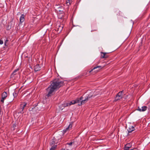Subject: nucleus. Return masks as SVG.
Masks as SVG:
<instances>
[{"label": "nucleus", "instance_id": "8", "mask_svg": "<svg viewBox=\"0 0 150 150\" xmlns=\"http://www.w3.org/2000/svg\"><path fill=\"white\" fill-rule=\"evenodd\" d=\"M101 58H106L108 57L107 54V53L106 52H101Z\"/></svg>", "mask_w": 150, "mask_h": 150}, {"label": "nucleus", "instance_id": "1", "mask_svg": "<svg viewBox=\"0 0 150 150\" xmlns=\"http://www.w3.org/2000/svg\"><path fill=\"white\" fill-rule=\"evenodd\" d=\"M64 84L63 81H61L58 79H56L51 81L50 85L46 89L47 94L46 95L48 97L51 96L53 93L56 91Z\"/></svg>", "mask_w": 150, "mask_h": 150}, {"label": "nucleus", "instance_id": "3", "mask_svg": "<svg viewBox=\"0 0 150 150\" xmlns=\"http://www.w3.org/2000/svg\"><path fill=\"white\" fill-rule=\"evenodd\" d=\"M83 98V97L81 96L80 98H77L75 100H72L69 103L66 102L64 104H62V107H65L70 106L72 104H74L76 103H78L79 105V104H80L81 101V100Z\"/></svg>", "mask_w": 150, "mask_h": 150}, {"label": "nucleus", "instance_id": "2", "mask_svg": "<svg viewBox=\"0 0 150 150\" xmlns=\"http://www.w3.org/2000/svg\"><path fill=\"white\" fill-rule=\"evenodd\" d=\"M100 93V91L99 90H97L95 91H92L91 92L89 95L86 96H83V98H82L80 104H79V105H81L85 103L88 101L89 98L92 97H94L95 96L98 95Z\"/></svg>", "mask_w": 150, "mask_h": 150}, {"label": "nucleus", "instance_id": "24", "mask_svg": "<svg viewBox=\"0 0 150 150\" xmlns=\"http://www.w3.org/2000/svg\"><path fill=\"white\" fill-rule=\"evenodd\" d=\"M62 150H65V149H62Z\"/></svg>", "mask_w": 150, "mask_h": 150}, {"label": "nucleus", "instance_id": "21", "mask_svg": "<svg viewBox=\"0 0 150 150\" xmlns=\"http://www.w3.org/2000/svg\"><path fill=\"white\" fill-rule=\"evenodd\" d=\"M3 43V42L2 40H0V44H2Z\"/></svg>", "mask_w": 150, "mask_h": 150}, {"label": "nucleus", "instance_id": "5", "mask_svg": "<svg viewBox=\"0 0 150 150\" xmlns=\"http://www.w3.org/2000/svg\"><path fill=\"white\" fill-rule=\"evenodd\" d=\"M123 92V91L120 92L117 95L115 100L116 101L122 99V93Z\"/></svg>", "mask_w": 150, "mask_h": 150}, {"label": "nucleus", "instance_id": "25", "mask_svg": "<svg viewBox=\"0 0 150 150\" xmlns=\"http://www.w3.org/2000/svg\"><path fill=\"white\" fill-rule=\"evenodd\" d=\"M15 125L14 126V125H13V127H15Z\"/></svg>", "mask_w": 150, "mask_h": 150}, {"label": "nucleus", "instance_id": "9", "mask_svg": "<svg viewBox=\"0 0 150 150\" xmlns=\"http://www.w3.org/2000/svg\"><path fill=\"white\" fill-rule=\"evenodd\" d=\"M147 108V107L146 106H143L140 108L139 107L137 110L140 112H144L146 110Z\"/></svg>", "mask_w": 150, "mask_h": 150}, {"label": "nucleus", "instance_id": "4", "mask_svg": "<svg viewBox=\"0 0 150 150\" xmlns=\"http://www.w3.org/2000/svg\"><path fill=\"white\" fill-rule=\"evenodd\" d=\"M7 94L6 92H3L1 94V98L0 100V102L1 104H4V100L6 99L7 97Z\"/></svg>", "mask_w": 150, "mask_h": 150}, {"label": "nucleus", "instance_id": "10", "mask_svg": "<svg viewBox=\"0 0 150 150\" xmlns=\"http://www.w3.org/2000/svg\"><path fill=\"white\" fill-rule=\"evenodd\" d=\"M135 129L134 127L132 126H130L127 129L128 133H131Z\"/></svg>", "mask_w": 150, "mask_h": 150}, {"label": "nucleus", "instance_id": "20", "mask_svg": "<svg viewBox=\"0 0 150 150\" xmlns=\"http://www.w3.org/2000/svg\"><path fill=\"white\" fill-rule=\"evenodd\" d=\"M67 4H68L69 3V5L70 4V3L69 0H67Z\"/></svg>", "mask_w": 150, "mask_h": 150}, {"label": "nucleus", "instance_id": "16", "mask_svg": "<svg viewBox=\"0 0 150 150\" xmlns=\"http://www.w3.org/2000/svg\"><path fill=\"white\" fill-rule=\"evenodd\" d=\"M13 95L14 97H16L17 96V95L16 93V92H14L13 93Z\"/></svg>", "mask_w": 150, "mask_h": 150}, {"label": "nucleus", "instance_id": "19", "mask_svg": "<svg viewBox=\"0 0 150 150\" xmlns=\"http://www.w3.org/2000/svg\"><path fill=\"white\" fill-rule=\"evenodd\" d=\"M72 144H73L72 142H71L70 143H67V144H68L70 146H71L72 145Z\"/></svg>", "mask_w": 150, "mask_h": 150}, {"label": "nucleus", "instance_id": "13", "mask_svg": "<svg viewBox=\"0 0 150 150\" xmlns=\"http://www.w3.org/2000/svg\"><path fill=\"white\" fill-rule=\"evenodd\" d=\"M131 145L130 144H126L125 147V149L126 150H128L129 148L131 147Z\"/></svg>", "mask_w": 150, "mask_h": 150}, {"label": "nucleus", "instance_id": "22", "mask_svg": "<svg viewBox=\"0 0 150 150\" xmlns=\"http://www.w3.org/2000/svg\"><path fill=\"white\" fill-rule=\"evenodd\" d=\"M8 40H6V41L5 42V45H6V42H8Z\"/></svg>", "mask_w": 150, "mask_h": 150}, {"label": "nucleus", "instance_id": "23", "mask_svg": "<svg viewBox=\"0 0 150 150\" xmlns=\"http://www.w3.org/2000/svg\"><path fill=\"white\" fill-rule=\"evenodd\" d=\"M130 150H137V149L136 148H134L132 149H131Z\"/></svg>", "mask_w": 150, "mask_h": 150}, {"label": "nucleus", "instance_id": "17", "mask_svg": "<svg viewBox=\"0 0 150 150\" xmlns=\"http://www.w3.org/2000/svg\"><path fill=\"white\" fill-rule=\"evenodd\" d=\"M18 69H16L15 70L13 73V74L14 75H15V73L17 72L18 70Z\"/></svg>", "mask_w": 150, "mask_h": 150}, {"label": "nucleus", "instance_id": "7", "mask_svg": "<svg viewBox=\"0 0 150 150\" xmlns=\"http://www.w3.org/2000/svg\"><path fill=\"white\" fill-rule=\"evenodd\" d=\"M72 125L71 124H70L67 128L63 130V134H64L65 133L67 132L68 131L71 130L72 129Z\"/></svg>", "mask_w": 150, "mask_h": 150}, {"label": "nucleus", "instance_id": "6", "mask_svg": "<svg viewBox=\"0 0 150 150\" xmlns=\"http://www.w3.org/2000/svg\"><path fill=\"white\" fill-rule=\"evenodd\" d=\"M27 104L25 103H23L21 104L20 105V107L19 108L20 110V113H22L23 112V111L24 108L25 107Z\"/></svg>", "mask_w": 150, "mask_h": 150}, {"label": "nucleus", "instance_id": "18", "mask_svg": "<svg viewBox=\"0 0 150 150\" xmlns=\"http://www.w3.org/2000/svg\"><path fill=\"white\" fill-rule=\"evenodd\" d=\"M55 143V142L54 141L52 140L50 143V144L51 145L52 144H53Z\"/></svg>", "mask_w": 150, "mask_h": 150}, {"label": "nucleus", "instance_id": "14", "mask_svg": "<svg viewBox=\"0 0 150 150\" xmlns=\"http://www.w3.org/2000/svg\"><path fill=\"white\" fill-rule=\"evenodd\" d=\"M101 66H96V67H94L92 69L91 71H89V73L91 72L93 70L96 69H97V68H99V69L98 70H100L101 69Z\"/></svg>", "mask_w": 150, "mask_h": 150}, {"label": "nucleus", "instance_id": "12", "mask_svg": "<svg viewBox=\"0 0 150 150\" xmlns=\"http://www.w3.org/2000/svg\"><path fill=\"white\" fill-rule=\"evenodd\" d=\"M40 66L39 64H37L35 66L34 69L35 71H38L39 70H40Z\"/></svg>", "mask_w": 150, "mask_h": 150}, {"label": "nucleus", "instance_id": "11", "mask_svg": "<svg viewBox=\"0 0 150 150\" xmlns=\"http://www.w3.org/2000/svg\"><path fill=\"white\" fill-rule=\"evenodd\" d=\"M24 17L25 15L24 14H22L20 17V23H22L24 22L25 20Z\"/></svg>", "mask_w": 150, "mask_h": 150}, {"label": "nucleus", "instance_id": "15", "mask_svg": "<svg viewBox=\"0 0 150 150\" xmlns=\"http://www.w3.org/2000/svg\"><path fill=\"white\" fill-rule=\"evenodd\" d=\"M56 147V145H54L52 146L51 148H50V150H54Z\"/></svg>", "mask_w": 150, "mask_h": 150}]
</instances>
